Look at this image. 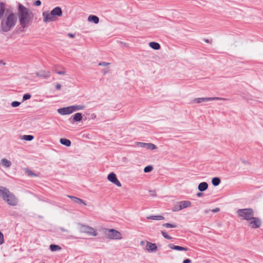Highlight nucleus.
Here are the masks:
<instances>
[{"label": "nucleus", "instance_id": "nucleus-1", "mask_svg": "<svg viewBox=\"0 0 263 263\" xmlns=\"http://www.w3.org/2000/svg\"><path fill=\"white\" fill-rule=\"evenodd\" d=\"M17 14L21 26L23 28L27 27L33 18L32 12L22 4H19Z\"/></svg>", "mask_w": 263, "mask_h": 263}, {"label": "nucleus", "instance_id": "nucleus-2", "mask_svg": "<svg viewBox=\"0 0 263 263\" xmlns=\"http://www.w3.org/2000/svg\"><path fill=\"white\" fill-rule=\"evenodd\" d=\"M2 16V30L4 32H7L15 26L17 21L16 16L11 12H7Z\"/></svg>", "mask_w": 263, "mask_h": 263}, {"label": "nucleus", "instance_id": "nucleus-3", "mask_svg": "<svg viewBox=\"0 0 263 263\" xmlns=\"http://www.w3.org/2000/svg\"><path fill=\"white\" fill-rule=\"evenodd\" d=\"M237 213L241 219L246 220L247 221L254 216L253 210L250 208L239 209L237 210Z\"/></svg>", "mask_w": 263, "mask_h": 263}, {"label": "nucleus", "instance_id": "nucleus-4", "mask_svg": "<svg viewBox=\"0 0 263 263\" xmlns=\"http://www.w3.org/2000/svg\"><path fill=\"white\" fill-rule=\"evenodd\" d=\"M80 231L82 233H87L88 235L92 236H96L98 235V232L95 229L83 224L80 226Z\"/></svg>", "mask_w": 263, "mask_h": 263}, {"label": "nucleus", "instance_id": "nucleus-5", "mask_svg": "<svg viewBox=\"0 0 263 263\" xmlns=\"http://www.w3.org/2000/svg\"><path fill=\"white\" fill-rule=\"evenodd\" d=\"M108 233L107 234V237L110 239H121V233L114 229H108L107 230Z\"/></svg>", "mask_w": 263, "mask_h": 263}, {"label": "nucleus", "instance_id": "nucleus-6", "mask_svg": "<svg viewBox=\"0 0 263 263\" xmlns=\"http://www.w3.org/2000/svg\"><path fill=\"white\" fill-rule=\"evenodd\" d=\"M248 222V225L253 229H257L260 227L261 221L260 218L255 217L254 216L251 218Z\"/></svg>", "mask_w": 263, "mask_h": 263}, {"label": "nucleus", "instance_id": "nucleus-7", "mask_svg": "<svg viewBox=\"0 0 263 263\" xmlns=\"http://www.w3.org/2000/svg\"><path fill=\"white\" fill-rule=\"evenodd\" d=\"M191 203L190 201H181L174 205L173 211H179L182 209L190 206Z\"/></svg>", "mask_w": 263, "mask_h": 263}, {"label": "nucleus", "instance_id": "nucleus-8", "mask_svg": "<svg viewBox=\"0 0 263 263\" xmlns=\"http://www.w3.org/2000/svg\"><path fill=\"white\" fill-rule=\"evenodd\" d=\"M43 21L44 23H49L56 21L58 20L51 12L45 11L43 12Z\"/></svg>", "mask_w": 263, "mask_h": 263}, {"label": "nucleus", "instance_id": "nucleus-9", "mask_svg": "<svg viewBox=\"0 0 263 263\" xmlns=\"http://www.w3.org/2000/svg\"><path fill=\"white\" fill-rule=\"evenodd\" d=\"M227 99L219 98V97H212V98H195L193 100V102L195 103H200L203 102L213 101V100H227Z\"/></svg>", "mask_w": 263, "mask_h": 263}, {"label": "nucleus", "instance_id": "nucleus-10", "mask_svg": "<svg viewBox=\"0 0 263 263\" xmlns=\"http://www.w3.org/2000/svg\"><path fill=\"white\" fill-rule=\"evenodd\" d=\"M136 145L139 147L145 148L147 149L154 150L157 148V146L151 143L137 142Z\"/></svg>", "mask_w": 263, "mask_h": 263}, {"label": "nucleus", "instance_id": "nucleus-11", "mask_svg": "<svg viewBox=\"0 0 263 263\" xmlns=\"http://www.w3.org/2000/svg\"><path fill=\"white\" fill-rule=\"evenodd\" d=\"M107 179L117 186L121 187V184L117 178L116 175L114 173H111L108 174Z\"/></svg>", "mask_w": 263, "mask_h": 263}, {"label": "nucleus", "instance_id": "nucleus-12", "mask_svg": "<svg viewBox=\"0 0 263 263\" xmlns=\"http://www.w3.org/2000/svg\"><path fill=\"white\" fill-rule=\"evenodd\" d=\"M0 196L3 197H11L13 195L7 188L0 186Z\"/></svg>", "mask_w": 263, "mask_h": 263}, {"label": "nucleus", "instance_id": "nucleus-13", "mask_svg": "<svg viewBox=\"0 0 263 263\" xmlns=\"http://www.w3.org/2000/svg\"><path fill=\"white\" fill-rule=\"evenodd\" d=\"M72 110L73 109H72L70 106L67 107L59 108L58 110V112L61 115H65L70 114L72 112Z\"/></svg>", "mask_w": 263, "mask_h": 263}, {"label": "nucleus", "instance_id": "nucleus-14", "mask_svg": "<svg viewBox=\"0 0 263 263\" xmlns=\"http://www.w3.org/2000/svg\"><path fill=\"white\" fill-rule=\"evenodd\" d=\"M146 250L149 252H155L157 250V245L156 243L147 241L146 242Z\"/></svg>", "mask_w": 263, "mask_h": 263}, {"label": "nucleus", "instance_id": "nucleus-15", "mask_svg": "<svg viewBox=\"0 0 263 263\" xmlns=\"http://www.w3.org/2000/svg\"><path fill=\"white\" fill-rule=\"evenodd\" d=\"M72 202L79 205L80 206H84L85 205H88L89 204L81 198H71Z\"/></svg>", "mask_w": 263, "mask_h": 263}, {"label": "nucleus", "instance_id": "nucleus-16", "mask_svg": "<svg viewBox=\"0 0 263 263\" xmlns=\"http://www.w3.org/2000/svg\"><path fill=\"white\" fill-rule=\"evenodd\" d=\"M4 200L10 205L15 206L18 203L17 198H3Z\"/></svg>", "mask_w": 263, "mask_h": 263}, {"label": "nucleus", "instance_id": "nucleus-17", "mask_svg": "<svg viewBox=\"0 0 263 263\" xmlns=\"http://www.w3.org/2000/svg\"><path fill=\"white\" fill-rule=\"evenodd\" d=\"M51 12L57 18H58V16H61L62 15V9L59 7L54 8Z\"/></svg>", "mask_w": 263, "mask_h": 263}, {"label": "nucleus", "instance_id": "nucleus-18", "mask_svg": "<svg viewBox=\"0 0 263 263\" xmlns=\"http://www.w3.org/2000/svg\"><path fill=\"white\" fill-rule=\"evenodd\" d=\"M168 247L171 249H173V250H177V251H186L188 250L187 248H184V247H181V246H175V245H174L173 244H170L168 245Z\"/></svg>", "mask_w": 263, "mask_h": 263}, {"label": "nucleus", "instance_id": "nucleus-19", "mask_svg": "<svg viewBox=\"0 0 263 263\" xmlns=\"http://www.w3.org/2000/svg\"><path fill=\"white\" fill-rule=\"evenodd\" d=\"M88 21L97 24L99 23V18L96 15H90L88 17Z\"/></svg>", "mask_w": 263, "mask_h": 263}, {"label": "nucleus", "instance_id": "nucleus-20", "mask_svg": "<svg viewBox=\"0 0 263 263\" xmlns=\"http://www.w3.org/2000/svg\"><path fill=\"white\" fill-rule=\"evenodd\" d=\"M208 187V184L206 182H202L198 185V189L199 191L202 192L206 190Z\"/></svg>", "mask_w": 263, "mask_h": 263}, {"label": "nucleus", "instance_id": "nucleus-21", "mask_svg": "<svg viewBox=\"0 0 263 263\" xmlns=\"http://www.w3.org/2000/svg\"><path fill=\"white\" fill-rule=\"evenodd\" d=\"M146 218L148 219H152L154 220H161L164 219V217L161 215L149 216Z\"/></svg>", "mask_w": 263, "mask_h": 263}, {"label": "nucleus", "instance_id": "nucleus-22", "mask_svg": "<svg viewBox=\"0 0 263 263\" xmlns=\"http://www.w3.org/2000/svg\"><path fill=\"white\" fill-rule=\"evenodd\" d=\"M1 164L5 167H9L11 165V162L7 159L3 158L1 160Z\"/></svg>", "mask_w": 263, "mask_h": 263}, {"label": "nucleus", "instance_id": "nucleus-23", "mask_svg": "<svg viewBox=\"0 0 263 263\" xmlns=\"http://www.w3.org/2000/svg\"><path fill=\"white\" fill-rule=\"evenodd\" d=\"M150 47L155 50H159L160 48V45L159 43L155 42H151L149 43Z\"/></svg>", "mask_w": 263, "mask_h": 263}, {"label": "nucleus", "instance_id": "nucleus-24", "mask_svg": "<svg viewBox=\"0 0 263 263\" xmlns=\"http://www.w3.org/2000/svg\"><path fill=\"white\" fill-rule=\"evenodd\" d=\"M60 143L66 146H70L71 145V142L69 140L65 138H61L60 140Z\"/></svg>", "mask_w": 263, "mask_h": 263}, {"label": "nucleus", "instance_id": "nucleus-25", "mask_svg": "<svg viewBox=\"0 0 263 263\" xmlns=\"http://www.w3.org/2000/svg\"><path fill=\"white\" fill-rule=\"evenodd\" d=\"M73 118L74 121H80L82 119V115L81 113L78 112L73 116Z\"/></svg>", "mask_w": 263, "mask_h": 263}, {"label": "nucleus", "instance_id": "nucleus-26", "mask_svg": "<svg viewBox=\"0 0 263 263\" xmlns=\"http://www.w3.org/2000/svg\"><path fill=\"white\" fill-rule=\"evenodd\" d=\"M220 183V179L218 177H214L212 180V183L214 186H217Z\"/></svg>", "mask_w": 263, "mask_h": 263}, {"label": "nucleus", "instance_id": "nucleus-27", "mask_svg": "<svg viewBox=\"0 0 263 263\" xmlns=\"http://www.w3.org/2000/svg\"><path fill=\"white\" fill-rule=\"evenodd\" d=\"M50 249L51 251L54 252L60 250L61 249V248L58 245H51L50 246Z\"/></svg>", "mask_w": 263, "mask_h": 263}, {"label": "nucleus", "instance_id": "nucleus-28", "mask_svg": "<svg viewBox=\"0 0 263 263\" xmlns=\"http://www.w3.org/2000/svg\"><path fill=\"white\" fill-rule=\"evenodd\" d=\"M72 110V112L75 110H82L85 108V106L84 105H74V106H71Z\"/></svg>", "mask_w": 263, "mask_h": 263}, {"label": "nucleus", "instance_id": "nucleus-29", "mask_svg": "<svg viewBox=\"0 0 263 263\" xmlns=\"http://www.w3.org/2000/svg\"><path fill=\"white\" fill-rule=\"evenodd\" d=\"M162 226L167 228H175L177 227V225L176 224H171L169 223H164Z\"/></svg>", "mask_w": 263, "mask_h": 263}, {"label": "nucleus", "instance_id": "nucleus-30", "mask_svg": "<svg viewBox=\"0 0 263 263\" xmlns=\"http://www.w3.org/2000/svg\"><path fill=\"white\" fill-rule=\"evenodd\" d=\"M33 136L32 135H24L23 137V139L26 141H31L33 140Z\"/></svg>", "mask_w": 263, "mask_h": 263}, {"label": "nucleus", "instance_id": "nucleus-31", "mask_svg": "<svg viewBox=\"0 0 263 263\" xmlns=\"http://www.w3.org/2000/svg\"><path fill=\"white\" fill-rule=\"evenodd\" d=\"M153 170V167L152 165H148L144 167V172L145 173H149Z\"/></svg>", "mask_w": 263, "mask_h": 263}, {"label": "nucleus", "instance_id": "nucleus-32", "mask_svg": "<svg viewBox=\"0 0 263 263\" xmlns=\"http://www.w3.org/2000/svg\"><path fill=\"white\" fill-rule=\"evenodd\" d=\"M161 234L165 238L168 240H171L172 238V237L169 236L165 231H162Z\"/></svg>", "mask_w": 263, "mask_h": 263}, {"label": "nucleus", "instance_id": "nucleus-33", "mask_svg": "<svg viewBox=\"0 0 263 263\" xmlns=\"http://www.w3.org/2000/svg\"><path fill=\"white\" fill-rule=\"evenodd\" d=\"M5 12V7L3 4H0V16H2Z\"/></svg>", "mask_w": 263, "mask_h": 263}, {"label": "nucleus", "instance_id": "nucleus-34", "mask_svg": "<svg viewBox=\"0 0 263 263\" xmlns=\"http://www.w3.org/2000/svg\"><path fill=\"white\" fill-rule=\"evenodd\" d=\"M31 98V95L28 93L25 94L23 97V101H25Z\"/></svg>", "mask_w": 263, "mask_h": 263}, {"label": "nucleus", "instance_id": "nucleus-35", "mask_svg": "<svg viewBox=\"0 0 263 263\" xmlns=\"http://www.w3.org/2000/svg\"><path fill=\"white\" fill-rule=\"evenodd\" d=\"M20 105V103L17 101H13L11 103V106L13 107H16Z\"/></svg>", "mask_w": 263, "mask_h": 263}, {"label": "nucleus", "instance_id": "nucleus-36", "mask_svg": "<svg viewBox=\"0 0 263 263\" xmlns=\"http://www.w3.org/2000/svg\"><path fill=\"white\" fill-rule=\"evenodd\" d=\"M4 242V235L0 232V245H2Z\"/></svg>", "mask_w": 263, "mask_h": 263}, {"label": "nucleus", "instance_id": "nucleus-37", "mask_svg": "<svg viewBox=\"0 0 263 263\" xmlns=\"http://www.w3.org/2000/svg\"><path fill=\"white\" fill-rule=\"evenodd\" d=\"M41 5V2L40 0H37L33 3V5L35 6H39Z\"/></svg>", "mask_w": 263, "mask_h": 263}, {"label": "nucleus", "instance_id": "nucleus-38", "mask_svg": "<svg viewBox=\"0 0 263 263\" xmlns=\"http://www.w3.org/2000/svg\"><path fill=\"white\" fill-rule=\"evenodd\" d=\"M109 64V63H106V62H103L99 63L98 65L99 66H106L108 65Z\"/></svg>", "mask_w": 263, "mask_h": 263}, {"label": "nucleus", "instance_id": "nucleus-39", "mask_svg": "<svg viewBox=\"0 0 263 263\" xmlns=\"http://www.w3.org/2000/svg\"><path fill=\"white\" fill-rule=\"evenodd\" d=\"M219 208H215V209H214L212 210V212H213V213H216V212H218L219 211Z\"/></svg>", "mask_w": 263, "mask_h": 263}, {"label": "nucleus", "instance_id": "nucleus-40", "mask_svg": "<svg viewBox=\"0 0 263 263\" xmlns=\"http://www.w3.org/2000/svg\"><path fill=\"white\" fill-rule=\"evenodd\" d=\"M191 260L190 259H186L183 260V263H191Z\"/></svg>", "mask_w": 263, "mask_h": 263}, {"label": "nucleus", "instance_id": "nucleus-41", "mask_svg": "<svg viewBox=\"0 0 263 263\" xmlns=\"http://www.w3.org/2000/svg\"><path fill=\"white\" fill-rule=\"evenodd\" d=\"M55 87H56V88H57V89H61V85H60V84H57V85H56Z\"/></svg>", "mask_w": 263, "mask_h": 263}, {"label": "nucleus", "instance_id": "nucleus-42", "mask_svg": "<svg viewBox=\"0 0 263 263\" xmlns=\"http://www.w3.org/2000/svg\"><path fill=\"white\" fill-rule=\"evenodd\" d=\"M151 196H157V194L155 192L153 191V192H151Z\"/></svg>", "mask_w": 263, "mask_h": 263}, {"label": "nucleus", "instance_id": "nucleus-43", "mask_svg": "<svg viewBox=\"0 0 263 263\" xmlns=\"http://www.w3.org/2000/svg\"><path fill=\"white\" fill-rule=\"evenodd\" d=\"M68 36H69V37H71V38H73V37H74V34H72V33H69V34H68Z\"/></svg>", "mask_w": 263, "mask_h": 263}, {"label": "nucleus", "instance_id": "nucleus-44", "mask_svg": "<svg viewBox=\"0 0 263 263\" xmlns=\"http://www.w3.org/2000/svg\"><path fill=\"white\" fill-rule=\"evenodd\" d=\"M202 194H202V193H198L197 194V195L198 196H202Z\"/></svg>", "mask_w": 263, "mask_h": 263}, {"label": "nucleus", "instance_id": "nucleus-45", "mask_svg": "<svg viewBox=\"0 0 263 263\" xmlns=\"http://www.w3.org/2000/svg\"><path fill=\"white\" fill-rule=\"evenodd\" d=\"M28 174L30 175H33V173L31 172V171H29L28 172Z\"/></svg>", "mask_w": 263, "mask_h": 263}, {"label": "nucleus", "instance_id": "nucleus-46", "mask_svg": "<svg viewBox=\"0 0 263 263\" xmlns=\"http://www.w3.org/2000/svg\"><path fill=\"white\" fill-rule=\"evenodd\" d=\"M109 70V68H107V69H106V70L104 71V73H106V72H107Z\"/></svg>", "mask_w": 263, "mask_h": 263}, {"label": "nucleus", "instance_id": "nucleus-47", "mask_svg": "<svg viewBox=\"0 0 263 263\" xmlns=\"http://www.w3.org/2000/svg\"><path fill=\"white\" fill-rule=\"evenodd\" d=\"M58 73L60 74H64V72L61 71V72H59Z\"/></svg>", "mask_w": 263, "mask_h": 263}, {"label": "nucleus", "instance_id": "nucleus-48", "mask_svg": "<svg viewBox=\"0 0 263 263\" xmlns=\"http://www.w3.org/2000/svg\"><path fill=\"white\" fill-rule=\"evenodd\" d=\"M61 230H62V231H67V230H65V229H63V228H61Z\"/></svg>", "mask_w": 263, "mask_h": 263}, {"label": "nucleus", "instance_id": "nucleus-49", "mask_svg": "<svg viewBox=\"0 0 263 263\" xmlns=\"http://www.w3.org/2000/svg\"><path fill=\"white\" fill-rule=\"evenodd\" d=\"M208 212H209V211H208V210H205V213H207Z\"/></svg>", "mask_w": 263, "mask_h": 263}, {"label": "nucleus", "instance_id": "nucleus-50", "mask_svg": "<svg viewBox=\"0 0 263 263\" xmlns=\"http://www.w3.org/2000/svg\"><path fill=\"white\" fill-rule=\"evenodd\" d=\"M67 197L70 198V197H73L72 196H68Z\"/></svg>", "mask_w": 263, "mask_h": 263}]
</instances>
